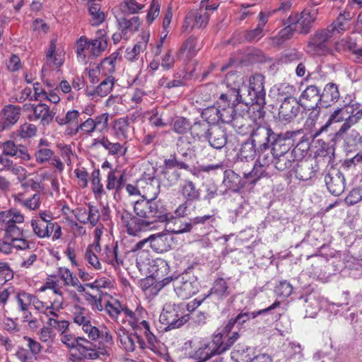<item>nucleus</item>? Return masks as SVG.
<instances>
[{
  "mask_svg": "<svg viewBox=\"0 0 362 362\" xmlns=\"http://www.w3.org/2000/svg\"><path fill=\"white\" fill-rule=\"evenodd\" d=\"M35 119H40L43 125L49 124L53 119L55 112L45 103H39L33 107Z\"/></svg>",
  "mask_w": 362,
  "mask_h": 362,
  "instance_id": "nucleus-27",
  "label": "nucleus"
},
{
  "mask_svg": "<svg viewBox=\"0 0 362 362\" xmlns=\"http://www.w3.org/2000/svg\"><path fill=\"white\" fill-rule=\"evenodd\" d=\"M119 56L118 52H114L108 57L103 59L99 66L100 69L107 70L108 73L115 71V62Z\"/></svg>",
  "mask_w": 362,
  "mask_h": 362,
  "instance_id": "nucleus-54",
  "label": "nucleus"
},
{
  "mask_svg": "<svg viewBox=\"0 0 362 362\" xmlns=\"http://www.w3.org/2000/svg\"><path fill=\"white\" fill-rule=\"evenodd\" d=\"M209 127L207 123L204 122H196L190 125V132L192 136L198 139L206 138Z\"/></svg>",
  "mask_w": 362,
  "mask_h": 362,
  "instance_id": "nucleus-43",
  "label": "nucleus"
},
{
  "mask_svg": "<svg viewBox=\"0 0 362 362\" xmlns=\"http://www.w3.org/2000/svg\"><path fill=\"white\" fill-rule=\"evenodd\" d=\"M94 145L100 144L105 150H107L109 154L115 156H122L126 153L127 148L119 143H112L107 137L102 136L100 139L94 140Z\"/></svg>",
  "mask_w": 362,
  "mask_h": 362,
  "instance_id": "nucleus-25",
  "label": "nucleus"
},
{
  "mask_svg": "<svg viewBox=\"0 0 362 362\" xmlns=\"http://www.w3.org/2000/svg\"><path fill=\"white\" fill-rule=\"evenodd\" d=\"M316 170L311 160H301L295 170L297 179L303 181L310 180L315 175Z\"/></svg>",
  "mask_w": 362,
  "mask_h": 362,
  "instance_id": "nucleus-22",
  "label": "nucleus"
},
{
  "mask_svg": "<svg viewBox=\"0 0 362 362\" xmlns=\"http://www.w3.org/2000/svg\"><path fill=\"white\" fill-rule=\"evenodd\" d=\"M37 128L35 125L29 123H25L20 127L19 135L21 138H30L36 134Z\"/></svg>",
  "mask_w": 362,
  "mask_h": 362,
  "instance_id": "nucleus-63",
  "label": "nucleus"
},
{
  "mask_svg": "<svg viewBox=\"0 0 362 362\" xmlns=\"http://www.w3.org/2000/svg\"><path fill=\"white\" fill-rule=\"evenodd\" d=\"M50 314L56 316V318L49 319V325L62 333H64L69 327V322L65 320H62V317L54 311H50Z\"/></svg>",
  "mask_w": 362,
  "mask_h": 362,
  "instance_id": "nucleus-49",
  "label": "nucleus"
},
{
  "mask_svg": "<svg viewBox=\"0 0 362 362\" xmlns=\"http://www.w3.org/2000/svg\"><path fill=\"white\" fill-rule=\"evenodd\" d=\"M325 28L329 30L330 35L332 37L336 33L340 34L345 32L348 30L349 27L345 22L337 18L329 25Z\"/></svg>",
  "mask_w": 362,
  "mask_h": 362,
  "instance_id": "nucleus-50",
  "label": "nucleus"
},
{
  "mask_svg": "<svg viewBox=\"0 0 362 362\" xmlns=\"http://www.w3.org/2000/svg\"><path fill=\"white\" fill-rule=\"evenodd\" d=\"M228 286L226 281L223 278H219L214 282V286L211 289L212 292L218 296L229 295Z\"/></svg>",
  "mask_w": 362,
  "mask_h": 362,
  "instance_id": "nucleus-55",
  "label": "nucleus"
},
{
  "mask_svg": "<svg viewBox=\"0 0 362 362\" xmlns=\"http://www.w3.org/2000/svg\"><path fill=\"white\" fill-rule=\"evenodd\" d=\"M226 345L223 334L219 333L214 336L210 344H205L204 348L199 349L197 352L202 354L204 351L206 355L203 358V361H206L214 355H219L228 350V347H226Z\"/></svg>",
  "mask_w": 362,
  "mask_h": 362,
  "instance_id": "nucleus-14",
  "label": "nucleus"
},
{
  "mask_svg": "<svg viewBox=\"0 0 362 362\" xmlns=\"http://www.w3.org/2000/svg\"><path fill=\"white\" fill-rule=\"evenodd\" d=\"M300 103L293 97H286L282 101L279 115L280 119L286 122L292 121L300 111Z\"/></svg>",
  "mask_w": 362,
  "mask_h": 362,
  "instance_id": "nucleus-13",
  "label": "nucleus"
},
{
  "mask_svg": "<svg viewBox=\"0 0 362 362\" xmlns=\"http://www.w3.org/2000/svg\"><path fill=\"white\" fill-rule=\"evenodd\" d=\"M318 15V9H303L300 16H290L288 21L294 24L296 30L303 35L308 34L316 21Z\"/></svg>",
  "mask_w": 362,
  "mask_h": 362,
  "instance_id": "nucleus-8",
  "label": "nucleus"
},
{
  "mask_svg": "<svg viewBox=\"0 0 362 362\" xmlns=\"http://www.w3.org/2000/svg\"><path fill=\"white\" fill-rule=\"evenodd\" d=\"M90 49L92 54L98 56L107 46V41L103 38L95 39L90 41Z\"/></svg>",
  "mask_w": 362,
  "mask_h": 362,
  "instance_id": "nucleus-56",
  "label": "nucleus"
},
{
  "mask_svg": "<svg viewBox=\"0 0 362 362\" xmlns=\"http://www.w3.org/2000/svg\"><path fill=\"white\" fill-rule=\"evenodd\" d=\"M275 132L268 124L259 125L251 133V141L262 153L268 150L274 138Z\"/></svg>",
  "mask_w": 362,
  "mask_h": 362,
  "instance_id": "nucleus-7",
  "label": "nucleus"
},
{
  "mask_svg": "<svg viewBox=\"0 0 362 362\" xmlns=\"http://www.w3.org/2000/svg\"><path fill=\"white\" fill-rule=\"evenodd\" d=\"M123 4L125 11L130 14L139 13L145 6L144 4L139 3L136 0H123Z\"/></svg>",
  "mask_w": 362,
  "mask_h": 362,
  "instance_id": "nucleus-60",
  "label": "nucleus"
},
{
  "mask_svg": "<svg viewBox=\"0 0 362 362\" xmlns=\"http://www.w3.org/2000/svg\"><path fill=\"white\" fill-rule=\"evenodd\" d=\"M362 199V190L360 189H352L345 199L348 205H354Z\"/></svg>",
  "mask_w": 362,
  "mask_h": 362,
  "instance_id": "nucleus-64",
  "label": "nucleus"
},
{
  "mask_svg": "<svg viewBox=\"0 0 362 362\" xmlns=\"http://www.w3.org/2000/svg\"><path fill=\"white\" fill-rule=\"evenodd\" d=\"M240 103L242 102L236 101L231 103L229 100L221 101L220 96L217 100V105H220V122L230 124L236 114L235 106Z\"/></svg>",
  "mask_w": 362,
  "mask_h": 362,
  "instance_id": "nucleus-20",
  "label": "nucleus"
},
{
  "mask_svg": "<svg viewBox=\"0 0 362 362\" xmlns=\"http://www.w3.org/2000/svg\"><path fill=\"white\" fill-rule=\"evenodd\" d=\"M257 153H259V150L254 144L251 141H246L241 145L239 157L248 161L253 160Z\"/></svg>",
  "mask_w": 362,
  "mask_h": 362,
  "instance_id": "nucleus-39",
  "label": "nucleus"
},
{
  "mask_svg": "<svg viewBox=\"0 0 362 362\" xmlns=\"http://www.w3.org/2000/svg\"><path fill=\"white\" fill-rule=\"evenodd\" d=\"M113 130L117 138L127 139L132 135L134 128L129 124L126 118H119L114 122Z\"/></svg>",
  "mask_w": 362,
  "mask_h": 362,
  "instance_id": "nucleus-26",
  "label": "nucleus"
},
{
  "mask_svg": "<svg viewBox=\"0 0 362 362\" xmlns=\"http://www.w3.org/2000/svg\"><path fill=\"white\" fill-rule=\"evenodd\" d=\"M74 322L78 325H82L85 322H88L89 317H88L86 310L79 305L74 306V311L73 313Z\"/></svg>",
  "mask_w": 362,
  "mask_h": 362,
  "instance_id": "nucleus-53",
  "label": "nucleus"
},
{
  "mask_svg": "<svg viewBox=\"0 0 362 362\" xmlns=\"http://www.w3.org/2000/svg\"><path fill=\"white\" fill-rule=\"evenodd\" d=\"M3 153L6 156H10L21 158L23 160H29L30 158L26 146L21 144H16L13 141H7L2 144Z\"/></svg>",
  "mask_w": 362,
  "mask_h": 362,
  "instance_id": "nucleus-19",
  "label": "nucleus"
},
{
  "mask_svg": "<svg viewBox=\"0 0 362 362\" xmlns=\"http://www.w3.org/2000/svg\"><path fill=\"white\" fill-rule=\"evenodd\" d=\"M280 305L279 301H275L272 305L269 306L267 308L259 310L257 312H247L243 310L240 313H239L235 317V322H237V324L238 325H242L245 322H246L247 320H249L250 318H255L257 316L264 314L265 313H267L272 310H274L279 307Z\"/></svg>",
  "mask_w": 362,
  "mask_h": 362,
  "instance_id": "nucleus-31",
  "label": "nucleus"
},
{
  "mask_svg": "<svg viewBox=\"0 0 362 362\" xmlns=\"http://www.w3.org/2000/svg\"><path fill=\"white\" fill-rule=\"evenodd\" d=\"M197 40L195 37H189L185 41L182 46L180 47V53L187 51L189 57L194 55L197 51Z\"/></svg>",
  "mask_w": 362,
  "mask_h": 362,
  "instance_id": "nucleus-52",
  "label": "nucleus"
},
{
  "mask_svg": "<svg viewBox=\"0 0 362 362\" xmlns=\"http://www.w3.org/2000/svg\"><path fill=\"white\" fill-rule=\"evenodd\" d=\"M119 29L121 30L124 36L127 33H134L138 31L141 21L138 16H134L129 19L126 18H120L117 19Z\"/></svg>",
  "mask_w": 362,
  "mask_h": 362,
  "instance_id": "nucleus-30",
  "label": "nucleus"
},
{
  "mask_svg": "<svg viewBox=\"0 0 362 362\" xmlns=\"http://www.w3.org/2000/svg\"><path fill=\"white\" fill-rule=\"evenodd\" d=\"M216 211L213 210L210 214L194 217L190 219L189 222H185L183 229H180L177 232L190 231L192 226L197 224L205 225L206 223H214L216 221Z\"/></svg>",
  "mask_w": 362,
  "mask_h": 362,
  "instance_id": "nucleus-35",
  "label": "nucleus"
},
{
  "mask_svg": "<svg viewBox=\"0 0 362 362\" xmlns=\"http://www.w3.org/2000/svg\"><path fill=\"white\" fill-rule=\"evenodd\" d=\"M100 5L92 2L88 8L89 13L92 16L90 19L93 25H98L105 20V14L100 11Z\"/></svg>",
  "mask_w": 362,
  "mask_h": 362,
  "instance_id": "nucleus-41",
  "label": "nucleus"
},
{
  "mask_svg": "<svg viewBox=\"0 0 362 362\" xmlns=\"http://www.w3.org/2000/svg\"><path fill=\"white\" fill-rule=\"evenodd\" d=\"M224 185L233 192H238L245 185L242 177L232 170H226L224 173Z\"/></svg>",
  "mask_w": 362,
  "mask_h": 362,
  "instance_id": "nucleus-28",
  "label": "nucleus"
},
{
  "mask_svg": "<svg viewBox=\"0 0 362 362\" xmlns=\"http://www.w3.org/2000/svg\"><path fill=\"white\" fill-rule=\"evenodd\" d=\"M180 192L187 201L193 202L199 199V190L196 187L195 184L188 180H184L180 186Z\"/></svg>",
  "mask_w": 362,
  "mask_h": 362,
  "instance_id": "nucleus-34",
  "label": "nucleus"
},
{
  "mask_svg": "<svg viewBox=\"0 0 362 362\" xmlns=\"http://www.w3.org/2000/svg\"><path fill=\"white\" fill-rule=\"evenodd\" d=\"M105 310L112 319H117L122 313V305L117 300L107 301L105 304Z\"/></svg>",
  "mask_w": 362,
  "mask_h": 362,
  "instance_id": "nucleus-51",
  "label": "nucleus"
},
{
  "mask_svg": "<svg viewBox=\"0 0 362 362\" xmlns=\"http://www.w3.org/2000/svg\"><path fill=\"white\" fill-rule=\"evenodd\" d=\"M170 282H173L176 295L182 299L190 298L199 290L197 279L188 274L179 275L175 278L168 276L158 281L156 286H159L161 288Z\"/></svg>",
  "mask_w": 362,
  "mask_h": 362,
  "instance_id": "nucleus-1",
  "label": "nucleus"
},
{
  "mask_svg": "<svg viewBox=\"0 0 362 362\" xmlns=\"http://www.w3.org/2000/svg\"><path fill=\"white\" fill-rule=\"evenodd\" d=\"M189 128V122L184 117H177L173 123V130L177 134H185Z\"/></svg>",
  "mask_w": 362,
  "mask_h": 362,
  "instance_id": "nucleus-61",
  "label": "nucleus"
},
{
  "mask_svg": "<svg viewBox=\"0 0 362 362\" xmlns=\"http://www.w3.org/2000/svg\"><path fill=\"white\" fill-rule=\"evenodd\" d=\"M264 76L261 74H255L250 78L249 87L244 90L242 103L247 106L256 105L260 110L266 104Z\"/></svg>",
  "mask_w": 362,
  "mask_h": 362,
  "instance_id": "nucleus-2",
  "label": "nucleus"
},
{
  "mask_svg": "<svg viewBox=\"0 0 362 362\" xmlns=\"http://www.w3.org/2000/svg\"><path fill=\"white\" fill-rule=\"evenodd\" d=\"M91 185L95 197L100 198L104 194V189L100 182V170L98 169L94 170L91 174Z\"/></svg>",
  "mask_w": 362,
  "mask_h": 362,
  "instance_id": "nucleus-47",
  "label": "nucleus"
},
{
  "mask_svg": "<svg viewBox=\"0 0 362 362\" xmlns=\"http://www.w3.org/2000/svg\"><path fill=\"white\" fill-rule=\"evenodd\" d=\"M322 100V95L320 94V90L315 86H308L301 93L299 98L300 105L312 110L310 114V118L317 117L320 112V108L317 107L318 103Z\"/></svg>",
  "mask_w": 362,
  "mask_h": 362,
  "instance_id": "nucleus-9",
  "label": "nucleus"
},
{
  "mask_svg": "<svg viewBox=\"0 0 362 362\" xmlns=\"http://www.w3.org/2000/svg\"><path fill=\"white\" fill-rule=\"evenodd\" d=\"M205 139L211 147L216 149L222 148L227 143L225 129L217 125L209 127Z\"/></svg>",
  "mask_w": 362,
  "mask_h": 362,
  "instance_id": "nucleus-18",
  "label": "nucleus"
},
{
  "mask_svg": "<svg viewBox=\"0 0 362 362\" xmlns=\"http://www.w3.org/2000/svg\"><path fill=\"white\" fill-rule=\"evenodd\" d=\"M247 115L236 113L230 123L238 134H246L250 132V119Z\"/></svg>",
  "mask_w": 362,
  "mask_h": 362,
  "instance_id": "nucleus-33",
  "label": "nucleus"
},
{
  "mask_svg": "<svg viewBox=\"0 0 362 362\" xmlns=\"http://www.w3.org/2000/svg\"><path fill=\"white\" fill-rule=\"evenodd\" d=\"M114 81L115 79L112 76H107L100 82L95 89L93 91L88 92L87 95L89 96L97 95L100 97H105L112 90Z\"/></svg>",
  "mask_w": 362,
  "mask_h": 362,
  "instance_id": "nucleus-37",
  "label": "nucleus"
},
{
  "mask_svg": "<svg viewBox=\"0 0 362 362\" xmlns=\"http://www.w3.org/2000/svg\"><path fill=\"white\" fill-rule=\"evenodd\" d=\"M225 83L228 90L221 94V101L229 100L231 103L236 101L242 102L244 90L246 89L244 78L242 74L229 72L226 76Z\"/></svg>",
  "mask_w": 362,
  "mask_h": 362,
  "instance_id": "nucleus-4",
  "label": "nucleus"
},
{
  "mask_svg": "<svg viewBox=\"0 0 362 362\" xmlns=\"http://www.w3.org/2000/svg\"><path fill=\"white\" fill-rule=\"evenodd\" d=\"M121 223L128 234L136 235L139 233L150 226V222L133 216L129 211L122 210L120 212Z\"/></svg>",
  "mask_w": 362,
  "mask_h": 362,
  "instance_id": "nucleus-11",
  "label": "nucleus"
},
{
  "mask_svg": "<svg viewBox=\"0 0 362 362\" xmlns=\"http://www.w3.org/2000/svg\"><path fill=\"white\" fill-rule=\"evenodd\" d=\"M136 337L137 333H125L119 334V341L123 348L129 352H133L136 349Z\"/></svg>",
  "mask_w": 362,
  "mask_h": 362,
  "instance_id": "nucleus-42",
  "label": "nucleus"
},
{
  "mask_svg": "<svg viewBox=\"0 0 362 362\" xmlns=\"http://www.w3.org/2000/svg\"><path fill=\"white\" fill-rule=\"evenodd\" d=\"M78 351L83 358L86 359L95 360L100 357L94 342L84 338L81 340Z\"/></svg>",
  "mask_w": 362,
  "mask_h": 362,
  "instance_id": "nucleus-29",
  "label": "nucleus"
},
{
  "mask_svg": "<svg viewBox=\"0 0 362 362\" xmlns=\"http://www.w3.org/2000/svg\"><path fill=\"white\" fill-rule=\"evenodd\" d=\"M24 221V216L16 209L1 211L0 213V221L3 223H20Z\"/></svg>",
  "mask_w": 362,
  "mask_h": 362,
  "instance_id": "nucleus-38",
  "label": "nucleus"
},
{
  "mask_svg": "<svg viewBox=\"0 0 362 362\" xmlns=\"http://www.w3.org/2000/svg\"><path fill=\"white\" fill-rule=\"evenodd\" d=\"M80 113L78 110H72L68 111L64 117H61L59 115L55 117V121L59 125H65L68 124L72 123H78V118L79 117Z\"/></svg>",
  "mask_w": 362,
  "mask_h": 362,
  "instance_id": "nucleus-48",
  "label": "nucleus"
},
{
  "mask_svg": "<svg viewBox=\"0 0 362 362\" xmlns=\"http://www.w3.org/2000/svg\"><path fill=\"white\" fill-rule=\"evenodd\" d=\"M15 200L30 210H35L40 205V196L37 193L34 194L32 197L25 199H23V194H18L15 196Z\"/></svg>",
  "mask_w": 362,
  "mask_h": 362,
  "instance_id": "nucleus-40",
  "label": "nucleus"
},
{
  "mask_svg": "<svg viewBox=\"0 0 362 362\" xmlns=\"http://www.w3.org/2000/svg\"><path fill=\"white\" fill-rule=\"evenodd\" d=\"M188 320L187 315L179 313V306L175 304H165L159 317L160 322L165 326V331L179 328Z\"/></svg>",
  "mask_w": 362,
  "mask_h": 362,
  "instance_id": "nucleus-5",
  "label": "nucleus"
},
{
  "mask_svg": "<svg viewBox=\"0 0 362 362\" xmlns=\"http://www.w3.org/2000/svg\"><path fill=\"white\" fill-rule=\"evenodd\" d=\"M79 130L83 131L85 134H90L96 130L95 124L93 123V118H88L81 124L77 125L74 129L73 134H76Z\"/></svg>",
  "mask_w": 362,
  "mask_h": 362,
  "instance_id": "nucleus-58",
  "label": "nucleus"
},
{
  "mask_svg": "<svg viewBox=\"0 0 362 362\" xmlns=\"http://www.w3.org/2000/svg\"><path fill=\"white\" fill-rule=\"evenodd\" d=\"M348 106H344L335 110L330 115L327 122L322 125L314 134L315 137L318 136L321 133L326 132L329 127L332 123H337L344 121L345 122L346 116L347 115Z\"/></svg>",
  "mask_w": 362,
  "mask_h": 362,
  "instance_id": "nucleus-23",
  "label": "nucleus"
},
{
  "mask_svg": "<svg viewBox=\"0 0 362 362\" xmlns=\"http://www.w3.org/2000/svg\"><path fill=\"white\" fill-rule=\"evenodd\" d=\"M193 19L194 23L193 27L202 28L206 26L208 22V16L204 14L202 15L199 13H189L186 17V21Z\"/></svg>",
  "mask_w": 362,
  "mask_h": 362,
  "instance_id": "nucleus-62",
  "label": "nucleus"
},
{
  "mask_svg": "<svg viewBox=\"0 0 362 362\" xmlns=\"http://www.w3.org/2000/svg\"><path fill=\"white\" fill-rule=\"evenodd\" d=\"M332 38L328 29H317L308 39L305 46L306 52L313 56L327 55L331 51L329 45Z\"/></svg>",
  "mask_w": 362,
  "mask_h": 362,
  "instance_id": "nucleus-3",
  "label": "nucleus"
},
{
  "mask_svg": "<svg viewBox=\"0 0 362 362\" xmlns=\"http://www.w3.org/2000/svg\"><path fill=\"white\" fill-rule=\"evenodd\" d=\"M16 298L21 310L27 311L28 308L31 304L32 295L25 292H20L16 294Z\"/></svg>",
  "mask_w": 362,
  "mask_h": 362,
  "instance_id": "nucleus-57",
  "label": "nucleus"
},
{
  "mask_svg": "<svg viewBox=\"0 0 362 362\" xmlns=\"http://www.w3.org/2000/svg\"><path fill=\"white\" fill-rule=\"evenodd\" d=\"M151 201L143 199L135 202L134 211L138 217L146 221L151 219Z\"/></svg>",
  "mask_w": 362,
  "mask_h": 362,
  "instance_id": "nucleus-36",
  "label": "nucleus"
},
{
  "mask_svg": "<svg viewBox=\"0 0 362 362\" xmlns=\"http://www.w3.org/2000/svg\"><path fill=\"white\" fill-rule=\"evenodd\" d=\"M302 134H303L302 129L276 133L271 145L272 155L291 153L290 149L294 145L296 136Z\"/></svg>",
  "mask_w": 362,
  "mask_h": 362,
  "instance_id": "nucleus-6",
  "label": "nucleus"
},
{
  "mask_svg": "<svg viewBox=\"0 0 362 362\" xmlns=\"http://www.w3.org/2000/svg\"><path fill=\"white\" fill-rule=\"evenodd\" d=\"M300 143L298 142L291 153L272 155V163L274 168L280 172L286 171L291 168L293 163L301 157H303L304 151L300 148Z\"/></svg>",
  "mask_w": 362,
  "mask_h": 362,
  "instance_id": "nucleus-10",
  "label": "nucleus"
},
{
  "mask_svg": "<svg viewBox=\"0 0 362 362\" xmlns=\"http://www.w3.org/2000/svg\"><path fill=\"white\" fill-rule=\"evenodd\" d=\"M362 118V108L357 104L349 105L345 122L337 132L335 136L341 138L351 127L358 123Z\"/></svg>",
  "mask_w": 362,
  "mask_h": 362,
  "instance_id": "nucleus-16",
  "label": "nucleus"
},
{
  "mask_svg": "<svg viewBox=\"0 0 362 362\" xmlns=\"http://www.w3.org/2000/svg\"><path fill=\"white\" fill-rule=\"evenodd\" d=\"M220 105L206 108L202 113V117L206 119L207 123L215 124L220 122Z\"/></svg>",
  "mask_w": 362,
  "mask_h": 362,
  "instance_id": "nucleus-45",
  "label": "nucleus"
},
{
  "mask_svg": "<svg viewBox=\"0 0 362 362\" xmlns=\"http://www.w3.org/2000/svg\"><path fill=\"white\" fill-rule=\"evenodd\" d=\"M4 129L10 128L15 124L21 116V107L17 105H7L1 110Z\"/></svg>",
  "mask_w": 362,
  "mask_h": 362,
  "instance_id": "nucleus-21",
  "label": "nucleus"
},
{
  "mask_svg": "<svg viewBox=\"0 0 362 362\" xmlns=\"http://www.w3.org/2000/svg\"><path fill=\"white\" fill-rule=\"evenodd\" d=\"M139 186L141 196L147 200L156 199L160 192V181L156 177L140 179Z\"/></svg>",
  "mask_w": 362,
  "mask_h": 362,
  "instance_id": "nucleus-17",
  "label": "nucleus"
},
{
  "mask_svg": "<svg viewBox=\"0 0 362 362\" xmlns=\"http://www.w3.org/2000/svg\"><path fill=\"white\" fill-rule=\"evenodd\" d=\"M149 247L157 253L169 251L172 248L173 238L168 233H159L148 238Z\"/></svg>",
  "mask_w": 362,
  "mask_h": 362,
  "instance_id": "nucleus-15",
  "label": "nucleus"
},
{
  "mask_svg": "<svg viewBox=\"0 0 362 362\" xmlns=\"http://www.w3.org/2000/svg\"><path fill=\"white\" fill-rule=\"evenodd\" d=\"M54 152L50 148L39 146V149L35 152V156L38 163H43L48 161L53 156Z\"/></svg>",
  "mask_w": 362,
  "mask_h": 362,
  "instance_id": "nucleus-59",
  "label": "nucleus"
},
{
  "mask_svg": "<svg viewBox=\"0 0 362 362\" xmlns=\"http://www.w3.org/2000/svg\"><path fill=\"white\" fill-rule=\"evenodd\" d=\"M31 226L34 233L40 238H49L52 234L54 223H47L43 221H31Z\"/></svg>",
  "mask_w": 362,
  "mask_h": 362,
  "instance_id": "nucleus-32",
  "label": "nucleus"
},
{
  "mask_svg": "<svg viewBox=\"0 0 362 362\" xmlns=\"http://www.w3.org/2000/svg\"><path fill=\"white\" fill-rule=\"evenodd\" d=\"M150 226L154 222H164L168 220V212L163 204L160 201H151Z\"/></svg>",
  "mask_w": 362,
  "mask_h": 362,
  "instance_id": "nucleus-24",
  "label": "nucleus"
},
{
  "mask_svg": "<svg viewBox=\"0 0 362 362\" xmlns=\"http://www.w3.org/2000/svg\"><path fill=\"white\" fill-rule=\"evenodd\" d=\"M325 182L328 191L334 196H339L345 189V178L337 169L332 168L325 177Z\"/></svg>",
  "mask_w": 362,
  "mask_h": 362,
  "instance_id": "nucleus-12",
  "label": "nucleus"
},
{
  "mask_svg": "<svg viewBox=\"0 0 362 362\" xmlns=\"http://www.w3.org/2000/svg\"><path fill=\"white\" fill-rule=\"evenodd\" d=\"M268 170L269 169L267 168L262 166L255 163L252 170L249 173H245L244 177L246 179L249 177H254V179L251 180V182H255L262 177L269 176L270 173L268 171Z\"/></svg>",
  "mask_w": 362,
  "mask_h": 362,
  "instance_id": "nucleus-46",
  "label": "nucleus"
},
{
  "mask_svg": "<svg viewBox=\"0 0 362 362\" xmlns=\"http://www.w3.org/2000/svg\"><path fill=\"white\" fill-rule=\"evenodd\" d=\"M340 98V93L338 87L335 83H327L322 94V99L325 98L332 102H337Z\"/></svg>",
  "mask_w": 362,
  "mask_h": 362,
  "instance_id": "nucleus-44",
  "label": "nucleus"
}]
</instances>
